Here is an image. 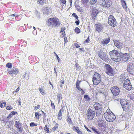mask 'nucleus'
<instances>
[{"instance_id": "c85d7f7f", "label": "nucleus", "mask_w": 134, "mask_h": 134, "mask_svg": "<svg viewBox=\"0 0 134 134\" xmlns=\"http://www.w3.org/2000/svg\"><path fill=\"white\" fill-rule=\"evenodd\" d=\"M110 41V39L108 38L106 40L103 41L102 42V43L103 44H107Z\"/></svg>"}, {"instance_id": "b1692460", "label": "nucleus", "mask_w": 134, "mask_h": 134, "mask_svg": "<svg viewBox=\"0 0 134 134\" xmlns=\"http://www.w3.org/2000/svg\"><path fill=\"white\" fill-rule=\"evenodd\" d=\"M130 85L128 84V85H126L124 87V88L130 91L132 89V85L131 83L130 84Z\"/></svg>"}, {"instance_id": "20e7f679", "label": "nucleus", "mask_w": 134, "mask_h": 134, "mask_svg": "<svg viewBox=\"0 0 134 134\" xmlns=\"http://www.w3.org/2000/svg\"><path fill=\"white\" fill-rule=\"evenodd\" d=\"M95 114L94 111L90 108H89L86 114L87 118L89 120H92L94 118Z\"/></svg>"}, {"instance_id": "cd10ccee", "label": "nucleus", "mask_w": 134, "mask_h": 134, "mask_svg": "<svg viewBox=\"0 0 134 134\" xmlns=\"http://www.w3.org/2000/svg\"><path fill=\"white\" fill-rule=\"evenodd\" d=\"M130 83H131L130 82V81L128 79H127L125 80V81L123 86H125L126 85H126H128V84L130 85Z\"/></svg>"}, {"instance_id": "e2e57ef3", "label": "nucleus", "mask_w": 134, "mask_h": 134, "mask_svg": "<svg viewBox=\"0 0 134 134\" xmlns=\"http://www.w3.org/2000/svg\"><path fill=\"white\" fill-rule=\"evenodd\" d=\"M74 45L77 48H79L80 47V46H79V44L77 43H75L74 44Z\"/></svg>"}, {"instance_id": "aec40b11", "label": "nucleus", "mask_w": 134, "mask_h": 134, "mask_svg": "<svg viewBox=\"0 0 134 134\" xmlns=\"http://www.w3.org/2000/svg\"><path fill=\"white\" fill-rule=\"evenodd\" d=\"M120 103L122 107L125 105L127 106V104H128V102L125 99H121L120 100Z\"/></svg>"}, {"instance_id": "412c9836", "label": "nucleus", "mask_w": 134, "mask_h": 134, "mask_svg": "<svg viewBox=\"0 0 134 134\" xmlns=\"http://www.w3.org/2000/svg\"><path fill=\"white\" fill-rule=\"evenodd\" d=\"M116 55H114V56L113 57V60L116 62H119L121 61V57L120 56H118Z\"/></svg>"}, {"instance_id": "7ed1b4c3", "label": "nucleus", "mask_w": 134, "mask_h": 134, "mask_svg": "<svg viewBox=\"0 0 134 134\" xmlns=\"http://www.w3.org/2000/svg\"><path fill=\"white\" fill-rule=\"evenodd\" d=\"M108 24L112 27H115L117 25V22L115 19L112 15H110L108 18Z\"/></svg>"}, {"instance_id": "ea45409f", "label": "nucleus", "mask_w": 134, "mask_h": 134, "mask_svg": "<svg viewBox=\"0 0 134 134\" xmlns=\"http://www.w3.org/2000/svg\"><path fill=\"white\" fill-rule=\"evenodd\" d=\"M6 66L8 68H10L12 67V65L11 63H9L6 64Z\"/></svg>"}, {"instance_id": "f704fd0d", "label": "nucleus", "mask_w": 134, "mask_h": 134, "mask_svg": "<svg viewBox=\"0 0 134 134\" xmlns=\"http://www.w3.org/2000/svg\"><path fill=\"white\" fill-rule=\"evenodd\" d=\"M62 96H61L60 94H58L57 96V98L58 100V103H60V99L62 98Z\"/></svg>"}, {"instance_id": "6ab92c4d", "label": "nucleus", "mask_w": 134, "mask_h": 134, "mask_svg": "<svg viewBox=\"0 0 134 134\" xmlns=\"http://www.w3.org/2000/svg\"><path fill=\"white\" fill-rule=\"evenodd\" d=\"M92 130L95 134H103L102 131H99L95 127H93Z\"/></svg>"}, {"instance_id": "ddd939ff", "label": "nucleus", "mask_w": 134, "mask_h": 134, "mask_svg": "<svg viewBox=\"0 0 134 134\" xmlns=\"http://www.w3.org/2000/svg\"><path fill=\"white\" fill-rule=\"evenodd\" d=\"M114 43L115 45L118 48L121 47L122 45V43L120 42L119 41L115 40L114 41Z\"/></svg>"}, {"instance_id": "680f3d73", "label": "nucleus", "mask_w": 134, "mask_h": 134, "mask_svg": "<svg viewBox=\"0 0 134 134\" xmlns=\"http://www.w3.org/2000/svg\"><path fill=\"white\" fill-rule=\"evenodd\" d=\"M84 127L87 131H88L89 132H91V130L89 129H88V128L86 126V125H85Z\"/></svg>"}, {"instance_id": "6e6552de", "label": "nucleus", "mask_w": 134, "mask_h": 134, "mask_svg": "<svg viewBox=\"0 0 134 134\" xmlns=\"http://www.w3.org/2000/svg\"><path fill=\"white\" fill-rule=\"evenodd\" d=\"M111 3L110 0H104L102 2V5L104 7L109 8L111 5Z\"/></svg>"}, {"instance_id": "c9c22d12", "label": "nucleus", "mask_w": 134, "mask_h": 134, "mask_svg": "<svg viewBox=\"0 0 134 134\" xmlns=\"http://www.w3.org/2000/svg\"><path fill=\"white\" fill-rule=\"evenodd\" d=\"M75 31L76 33L79 34L80 32V30L78 27H76L75 29Z\"/></svg>"}, {"instance_id": "f8f14e48", "label": "nucleus", "mask_w": 134, "mask_h": 134, "mask_svg": "<svg viewBox=\"0 0 134 134\" xmlns=\"http://www.w3.org/2000/svg\"><path fill=\"white\" fill-rule=\"evenodd\" d=\"M99 12V11L96 9H94L92 12L91 16L93 17V19L95 20L96 19V16Z\"/></svg>"}, {"instance_id": "69168bd1", "label": "nucleus", "mask_w": 134, "mask_h": 134, "mask_svg": "<svg viewBox=\"0 0 134 134\" xmlns=\"http://www.w3.org/2000/svg\"><path fill=\"white\" fill-rule=\"evenodd\" d=\"M64 39V42H65V43L67 42L68 41L67 40V38L66 37H65Z\"/></svg>"}, {"instance_id": "e433bc0d", "label": "nucleus", "mask_w": 134, "mask_h": 134, "mask_svg": "<svg viewBox=\"0 0 134 134\" xmlns=\"http://www.w3.org/2000/svg\"><path fill=\"white\" fill-rule=\"evenodd\" d=\"M125 75L122 74H121V78L120 79L121 81H125L126 78H125V76H124Z\"/></svg>"}, {"instance_id": "a18cd8bd", "label": "nucleus", "mask_w": 134, "mask_h": 134, "mask_svg": "<svg viewBox=\"0 0 134 134\" xmlns=\"http://www.w3.org/2000/svg\"><path fill=\"white\" fill-rule=\"evenodd\" d=\"M37 126V124H35L34 122H32L30 124V126L31 127H33L34 126Z\"/></svg>"}, {"instance_id": "423d86ee", "label": "nucleus", "mask_w": 134, "mask_h": 134, "mask_svg": "<svg viewBox=\"0 0 134 134\" xmlns=\"http://www.w3.org/2000/svg\"><path fill=\"white\" fill-rule=\"evenodd\" d=\"M105 72L107 74L110 76L114 75V73L113 71V69L109 65V64L105 65Z\"/></svg>"}, {"instance_id": "dca6fc26", "label": "nucleus", "mask_w": 134, "mask_h": 134, "mask_svg": "<svg viewBox=\"0 0 134 134\" xmlns=\"http://www.w3.org/2000/svg\"><path fill=\"white\" fill-rule=\"evenodd\" d=\"M96 27V30L98 32H100L103 29V27L100 24H96L95 25Z\"/></svg>"}, {"instance_id": "13d9d810", "label": "nucleus", "mask_w": 134, "mask_h": 134, "mask_svg": "<svg viewBox=\"0 0 134 134\" xmlns=\"http://www.w3.org/2000/svg\"><path fill=\"white\" fill-rule=\"evenodd\" d=\"M65 29V27L61 28L60 32H63Z\"/></svg>"}, {"instance_id": "1a4fd4ad", "label": "nucleus", "mask_w": 134, "mask_h": 134, "mask_svg": "<svg viewBox=\"0 0 134 134\" xmlns=\"http://www.w3.org/2000/svg\"><path fill=\"white\" fill-rule=\"evenodd\" d=\"M8 74H11V75L13 76V75L14 74L17 75L19 72V70L17 68H16L15 69H12L11 70H8Z\"/></svg>"}, {"instance_id": "473e14b6", "label": "nucleus", "mask_w": 134, "mask_h": 134, "mask_svg": "<svg viewBox=\"0 0 134 134\" xmlns=\"http://www.w3.org/2000/svg\"><path fill=\"white\" fill-rule=\"evenodd\" d=\"M62 116V109H60L58 114V119L59 120H61L62 119L60 118L61 116Z\"/></svg>"}, {"instance_id": "a19ab883", "label": "nucleus", "mask_w": 134, "mask_h": 134, "mask_svg": "<svg viewBox=\"0 0 134 134\" xmlns=\"http://www.w3.org/2000/svg\"><path fill=\"white\" fill-rule=\"evenodd\" d=\"M72 128L73 130L76 132H77V131H78V130H79V127H76L75 126H73Z\"/></svg>"}, {"instance_id": "bb28decb", "label": "nucleus", "mask_w": 134, "mask_h": 134, "mask_svg": "<svg viewBox=\"0 0 134 134\" xmlns=\"http://www.w3.org/2000/svg\"><path fill=\"white\" fill-rule=\"evenodd\" d=\"M15 126L17 128H19V127L21 126V124L19 121H15Z\"/></svg>"}, {"instance_id": "bf43d9fd", "label": "nucleus", "mask_w": 134, "mask_h": 134, "mask_svg": "<svg viewBox=\"0 0 134 134\" xmlns=\"http://www.w3.org/2000/svg\"><path fill=\"white\" fill-rule=\"evenodd\" d=\"M40 91L42 94H43L44 93V91L42 89H40Z\"/></svg>"}, {"instance_id": "79ce46f5", "label": "nucleus", "mask_w": 134, "mask_h": 134, "mask_svg": "<svg viewBox=\"0 0 134 134\" xmlns=\"http://www.w3.org/2000/svg\"><path fill=\"white\" fill-rule=\"evenodd\" d=\"M46 0H38V3L42 5L43 3L45 2Z\"/></svg>"}, {"instance_id": "c03bdc74", "label": "nucleus", "mask_w": 134, "mask_h": 134, "mask_svg": "<svg viewBox=\"0 0 134 134\" xmlns=\"http://www.w3.org/2000/svg\"><path fill=\"white\" fill-rule=\"evenodd\" d=\"M105 91V89H102V90H101L100 92V93H102L103 95H104V96H106V93L104 92V91Z\"/></svg>"}, {"instance_id": "f257e3e1", "label": "nucleus", "mask_w": 134, "mask_h": 134, "mask_svg": "<svg viewBox=\"0 0 134 134\" xmlns=\"http://www.w3.org/2000/svg\"><path fill=\"white\" fill-rule=\"evenodd\" d=\"M110 109H107L106 112L104 114V117L106 120L109 122H113L116 118L115 116L111 111Z\"/></svg>"}, {"instance_id": "338daca9", "label": "nucleus", "mask_w": 134, "mask_h": 134, "mask_svg": "<svg viewBox=\"0 0 134 134\" xmlns=\"http://www.w3.org/2000/svg\"><path fill=\"white\" fill-rule=\"evenodd\" d=\"M62 2H62L64 4H65L66 3V0H61Z\"/></svg>"}, {"instance_id": "0e129e2a", "label": "nucleus", "mask_w": 134, "mask_h": 134, "mask_svg": "<svg viewBox=\"0 0 134 134\" xmlns=\"http://www.w3.org/2000/svg\"><path fill=\"white\" fill-rule=\"evenodd\" d=\"M77 132L78 134H83L81 131H80L79 130L77 131Z\"/></svg>"}, {"instance_id": "72a5a7b5", "label": "nucleus", "mask_w": 134, "mask_h": 134, "mask_svg": "<svg viewBox=\"0 0 134 134\" xmlns=\"http://www.w3.org/2000/svg\"><path fill=\"white\" fill-rule=\"evenodd\" d=\"M77 11L81 12H83V10L80 6H79L77 7Z\"/></svg>"}, {"instance_id": "0eeeda50", "label": "nucleus", "mask_w": 134, "mask_h": 134, "mask_svg": "<svg viewBox=\"0 0 134 134\" xmlns=\"http://www.w3.org/2000/svg\"><path fill=\"white\" fill-rule=\"evenodd\" d=\"M121 57V61L124 62H126L130 58V56L129 54L127 53H122L121 55H120Z\"/></svg>"}, {"instance_id": "09e8293b", "label": "nucleus", "mask_w": 134, "mask_h": 134, "mask_svg": "<svg viewBox=\"0 0 134 134\" xmlns=\"http://www.w3.org/2000/svg\"><path fill=\"white\" fill-rule=\"evenodd\" d=\"M13 108V107L11 105L8 106L6 107V109L8 110H10Z\"/></svg>"}, {"instance_id": "49530a36", "label": "nucleus", "mask_w": 134, "mask_h": 134, "mask_svg": "<svg viewBox=\"0 0 134 134\" xmlns=\"http://www.w3.org/2000/svg\"><path fill=\"white\" fill-rule=\"evenodd\" d=\"M54 53L55 54V56L56 57L57 60H58V62H59L60 61V59L59 57H58V55L56 54L55 52H54Z\"/></svg>"}, {"instance_id": "7c9ffc66", "label": "nucleus", "mask_w": 134, "mask_h": 134, "mask_svg": "<svg viewBox=\"0 0 134 134\" xmlns=\"http://www.w3.org/2000/svg\"><path fill=\"white\" fill-rule=\"evenodd\" d=\"M8 118H7L4 120H3V121L4 123H5V124L6 125H7V126H9V125H8V124H7L8 122H9V123H10V122H11V121H9V119H8Z\"/></svg>"}, {"instance_id": "2f4dec72", "label": "nucleus", "mask_w": 134, "mask_h": 134, "mask_svg": "<svg viewBox=\"0 0 134 134\" xmlns=\"http://www.w3.org/2000/svg\"><path fill=\"white\" fill-rule=\"evenodd\" d=\"M44 130L46 131V133H49L51 132L50 131H49V128H48L47 125H46L44 127Z\"/></svg>"}, {"instance_id": "3c124183", "label": "nucleus", "mask_w": 134, "mask_h": 134, "mask_svg": "<svg viewBox=\"0 0 134 134\" xmlns=\"http://www.w3.org/2000/svg\"><path fill=\"white\" fill-rule=\"evenodd\" d=\"M89 41H90L89 37L88 36V37L87 39L86 40H85L84 41V43H88L89 42Z\"/></svg>"}, {"instance_id": "f3484780", "label": "nucleus", "mask_w": 134, "mask_h": 134, "mask_svg": "<svg viewBox=\"0 0 134 134\" xmlns=\"http://www.w3.org/2000/svg\"><path fill=\"white\" fill-rule=\"evenodd\" d=\"M54 18H53L49 19L48 20L47 25L48 26L52 25L53 26V22H54Z\"/></svg>"}, {"instance_id": "4c0bfd02", "label": "nucleus", "mask_w": 134, "mask_h": 134, "mask_svg": "<svg viewBox=\"0 0 134 134\" xmlns=\"http://www.w3.org/2000/svg\"><path fill=\"white\" fill-rule=\"evenodd\" d=\"M84 98L87 99L88 101H90L91 100V98L89 97V96L87 94H85L84 96Z\"/></svg>"}, {"instance_id": "393cba45", "label": "nucleus", "mask_w": 134, "mask_h": 134, "mask_svg": "<svg viewBox=\"0 0 134 134\" xmlns=\"http://www.w3.org/2000/svg\"><path fill=\"white\" fill-rule=\"evenodd\" d=\"M102 108L96 110V115L97 116H99L102 112Z\"/></svg>"}, {"instance_id": "39448f33", "label": "nucleus", "mask_w": 134, "mask_h": 134, "mask_svg": "<svg viewBox=\"0 0 134 134\" xmlns=\"http://www.w3.org/2000/svg\"><path fill=\"white\" fill-rule=\"evenodd\" d=\"M127 67V70L128 73L132 75L134 72V63H129Z\"/></svg>"}, {"instance_id": "6e6d98bb", "label": "nucleus", "mask_w": 134, "mask_h": 134, "mask_svg": "<svg viewBox=\"0 0 134 134\" xmlns=\"http://www.w3.org/2000/svg\"><path fill=\"white\" fill-rule=\"evenodd\" d=\"M18 129V130L20 132H21L22 131L23 129L22 127H21V126L19 128H17Z\"/></svg>"}, {"instance_id": "774afa93", "label": "nucleus", "mask_w": 134, "mask_h": 134, "mask_svg": "<svg viewBox=\"0 0 134 134\" xmlns=\"http://www.w3.org/2000/svg\"><path fill=\"white\" fill-rule=\"evenodd\" d=\"M33 34L34 35H36L37 34V31L34 30L33 31Z\"/></svg>"}, {"instance_id": "f03ea898", "label": "nucleus", "mask_w": 134, "mask_h": 134, "mask_svg": "<svg viewBox=\"0 0 134 134\" xmlns=\"http://www.w3.org/2000/svg\"><path fill=\"white\" fill-rule=\"evenodd\" d=\"M100 75L98 73L95 72L93 76L92 81L93 84L96 85H98L101 81Z\"/></svg>"}, {"instance_id": "5fc2aeb1", "label": "nucleus", "mask_w": 134, "mask_h": 134, "mask_svg": "<svg viewBox=\"0 0 134 134\" xmlns=\"http://www.w3.org/2000/svg\"><path fill=\"white\" fill-rule=\"evenodd\" d=\"M122 5L124 8L125 9L126 8V3H122Z\"/></svg>"}, {"instance_id": "4be33fe9", "label": "nucleus", "mask_w": 134, "mask_h": 134, "mask_svg": "<svg viewBox=\"0 0 134 134\" xmlns=\"http://www.w3.org/2000/svg\"><path fill=\"white\" fill-rule=\"evenodd\" d=\"M50 11L49 8L46 7L43 10V13L44 14H48L49 13Z\"/></svg>"}, {"instance_id": "37998d69", "label": "nucleus", "mask_w": 134, "mask_h": 134, "mask_svg": "<svg viewBox=\"0 0 134 134\" xmlns=\"http://www.w3.org/2000/svg\"><path fill=\"white\" fill-rule=\"evenodd\" d=\"M58 124H56V126H55L52 129V130H53V131H55L56 129L58 128Z\"/></svg>"}, {"instance_id": "a878e982", "label": "nucleus", "mask_w": 134, "mask_h": 134, "mask_svg": "<svg viewBox=\"0 0 134 134\" xmlns=\"http://www.w3.org/2000/svg\"><path fill=\"white\" fill-rule=\"evenodd\" d=\"M17 114L18 113L17 112H15L14 111H13L11 112L9 114V115L7 117V118H12L13 116V115Z\"/></svg>"}, {"instance_id": "a211bd4d", "label": "nucleus", "mask_w": 134, "mask_h": 134, "mask_svg": "<svg viewBox=\"0 0 134 134\" xmlns=\"http://www.w3.org/2000/svg\"><path fill=\"white\" fill-rule=\"evenodd\" d=\"M93 106L96 110L102 108L101 105L100 104L98 103H95Z\"/></svg>"}, {"instance_id": "9b49d317", "label": "nucleus", "mask_w": 134, "mask_h": 134, "mask_svg": "<svg viewBox=\"0 0 134 134\" xmlns=\"http://www.w3.org/2000/svg\"><path fill=\"white\" fill-rule=\"evenodd\" d=\"M98 55L99 57L103 60H106V54L103 51H100L98 53Z\"/></svg>"}, {"instance_id": "4d7b16f0", "label": "nucleus", "mask_w": 134, "mask_h": 134, "mask_svg": "<svg viewBox=\"0 0 134 134\" xmlns=\"http://www.w3.org/2000/svg\"><path fill=\"white\" fill-rule=\"evenodd\" d=\"M40 107V105H38L37 106H35V110H36L38 109H39Z\"/></svg>"}, {"instance_id": "5701e85b", "label": "nucleus", "mask_w": 134, "mask_h": 134, "mask_svg": "<svg viewBox=\"0 0 134 134\" xmlns=\"http://www.w3.org/2000/svg\"><path fill=\"white\" fill-rule=\"evenodd\" d=\"M105 123V121H103L101 123H98V126H99V127H105L106 126Z\"/></svg>"}, {"instance_id": "603ef678", "label": "nucleus", "mask_w": 134, "mask_h": 134, "mask_svg": "<svg viewBox=\"0 0 134 134\" xmlns=\"http://www.w3.org/2000/svg\"><path fill=\"white\" fill-rule=\"evenodd\" d=\"M97 1V0H91L90 1V2L91 4H95Z\"/></svg>"}, {"instance_id": "2eb2a0df", "label": "nucleus", "mask_w": 134, "mask_h": 134, "mask_svg": "<svg viewBox=\"0 0 134 134\" xmlns=\"http://www.w3.org/2000/svg\"><path fill=\"white\" fill-rule=\"evenodd\" d=\"M118 51L116 50H114L109 52V54L111 57H113V56L118 55Z\"/></svg>"}, {"instance_id": "864d4df0", "label": "nucleus", "mask_w": 134, "mask_h": 134, "mask_svg": "<svg viewBox=\"0 0 134 134\" xmlns=\"http://www.w3.org/2000/svg\"><path fill=\"white\" fill-rule=\"evenodd\" d=\"M89 0H81V2L83 3H86L89 1Z\"/></svg>"}, {"instance_id": "c756f323", "label": "nucleus", "mask_w": 134, "mask_h": 134, "mask_svg": "<svg viewBox=\"0 0 134 134\" xmlns=\"http://www.w3.org/2000/svg\"><path fill=\"white\" fill-rule=\"evenodd\" d=\"M124 110L126 111H127L129 110V106L127 104V106H124L122 107Z\"/></svg>"}, {"instance_id": "8fccbe9b", "label": "nucleus", "mask_w": 134, "mask_h": 134, "mask_svg": "<svg viewBox=\"0 0 134 134\" xmlns=\"http://www.w3.org/2000/svg\"><path fill=\"white\" fill-rule=\"evenodd\" d=\"M72 15L76 18V19H78V17L76 15L75 13H73L72 14Z\"/></svg>"}, {"instance_id": "de8ad7c7", "label": "nucleus", "mask_w": 134, "mask_h": 134, "mask_svg": "<svg viewBox=\"0 0 134 134\" xmlns=\"http://www.w3.org/2000/svg\"><path fill=\"white\" fill-rule=\"evenodd\" d=\"M39 114L38 112H36L35 113V116L36 117V119H38L39 118Z\"/></svg>"}, {"instance_id": "052dcab7", "label": "nucleus", "mask_w": 134, "mask_h": 134, "mask_svg": "<svg viewBox=\"0 0 134 134\" xmlns=\"http://www.w3.org/2000/svg\"><path fill=\"white\" fill-rule=\"evenodd\" d=\"M51 105L53 109L54 108H55V106L54 103L51 101Z\"/></svg>"}, {"instance_id": "9d476101", "label": "nucleus", "mask_w": 134, "mask_h": 134, "mask_svg": "<svg viewBox=\"0 0 134 134\" xmlns=\"http://www.w3.org/2000/svg\"><path fill=\"white\" fill-rule=\"evenodd\" d=\"M111 91L114 96H116L119 93V89L118 87L113 88L111 90Z\"/></svg>"}, {"instance_id": "58836bf2", "label": "nucleus", "mask_w": 134, "mask_h": 134, "mask_svg": "<svg viewBox=\"0 0 134 134\" xmlns=\"http://www.w3.org/2000/svg\"><path fill=\"white\" fill-rule=\"evenodd\" d=\"M67 122H68V123L70 124H72V122L71 121L70 117L69 116L68 117L67 119Z\"/></svg>"}, {"instance_id": "4468645a", "label": "nucleus", "mask_w": 134, "mask_h": 134, "mask_svg": "<svg viewBox=\"0 0 134 134\" xmlns=\"http://www.w3.org/2000/svg\"><path fill=\"white\" fill-rule=\"evenodd\" d=\"M60 24V22L59 21V19H54L53 27H58Z\"/></svg>"}]
</instances>
